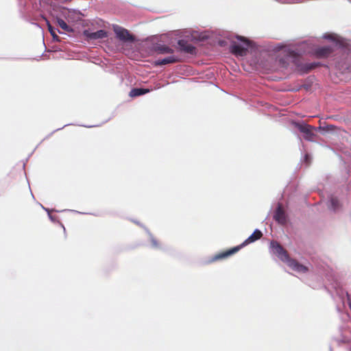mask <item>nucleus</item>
<instances>
[{
  "label": "nucleus",
  "instance_id": "obj_1",
  "mask_svg": "<svg viewBox=\"0 0 351 351\" xmlns=\"http://www.w3.org/2000/svg\"><path fill=\"white\" fill-rule=\"evenodd\" d=\"M287 51V58L295 64L296 71L300 75L306 74L311 71L323 65L320 62H301V56L311 52L310 45L306 41H302L293 45Z\"/></svg>",
  "mask_w": 351,
  "mask_h": 351
},
{
  "label": "nucleus",
  "instance_id": "obj_2",
  "mask_svg": "<svg viewBox=\"0 0 351 351\" xmlns=\"http://www.w3.org/2000/svg\"><path fill=\"white\" fill-rule=\"evenodd\" d=\"M270 252L275 254L282 262L285 263L289 267L298 272L305 273L308 268L298 263L295 259L291 258L287 252L276 241H271L269 246Z\"/></svg>",
  "mask_w": 351,
  "mask_h": 351
},
{
  "label": "nucleus",
  "instance_id": "obj_3",
  "mask_svg": "<svg viewBox=\"0 0 351 351\" xmlns=\"http://www.w3.org/2000/svg\"><path fill=\"white\" fill-rule=\"evenodd\" d=\"M237 42L232 41L230 45V51L235 55L243 56L247 51L254 52L257 50V45L252 41L242 36H237Z\"/></svg>",
  "mask_w": 351,
  "mask_h": 351
},
{
  "label": "nucleus",
  "instance_id": "obj_4",
  "mask_svg": "<svg viewBox=\"0 0 351 351\" xmlns=\"http://www.w3.org/2000/svg\"><path fill=\"white\" fill-rule=\"evenodd\" d=\"M344 200L343 195L329 194L326 202V208L332 214L341 213L343 210Z\"/></svg>",
  "mask_w": 351,
  "mask_h": 351
},
{
  "label": "nucleus",
  "instance_id": "obj_5",
  "mask_svg": "<svg viewBox=\"0 0 351 351\" xmlns=\"http://www.w3.org/2000/svg\"><path fill=\"white\" fill-rule=\"evenodd\" d=\"M113 31L116 38L125 43H134L137 41L136 38L127 29L118 25H113Z\"/></svg>",
  "mask_w": 351,
  "mask_h": 351
},
{
  "label": "nucleus",
  "instance_id": "obj_6",
  "mask_svg": "<svg viewBox=\"0 0 351 351\" xmlns=\"http://www.w3.org/2000/svg\"><path fill=\"white\" fill-rule=\"evenodd\" d=\"M273 219L280 225H285L289 221V217L282 207L281 203H278L274 212Z\"/></svg>",
  "mask_w": 351,
  "mask_h": 351
},
{
  "label": "nucleus",
  "instance_id": "obj_7",
  "mask_svg": "<svg viewBox=\"0 0 351 351\" xmlns=\"http://www.w3.org/2000/svg\"><path fill=\"white\" fill-rule=\"evenodd\" d=\"M149 49L152 52H155L158 54L173 53L174 51L173 49L168 45L154 41L152 42Z\"/></svg>",
  "mask_w": 351,
  "mask_h": 351
},
{
  "label": "nucleus",
  "instance_id": "obj_8",
  "mask_svg": "<svg viewBox=\"0 0 351 351\" xmlns=\"http://www.w3.org/2000/svg\"><path fill=\"white\" fill-rule=\"evenodd\" d=\"M83 35L87 40H94L102 39L108 36V32L105 29H98L96 32H92L90 29H86L83 31Z\"/></svg>",
  "mask_w": 351,
  "mask_h": 351
},
{
  "label": "nucleus",
  "instance_id": "obj_9",
  "mask_svg": "<svg viewBox=\"0 0 351 351\" xmlns=\"http://www.w3.org/2000/svg\"><path fill=\"white\" fill-rule=\"evenodd\" d=\"M45 210L47 212L48 217L50 219V221L53 223L59 224L63 228L64 232L66 231L64 226L62 224V222H60L59 220H58L55 216H53L51 214V212L59 213V212H64V211H71V212L77 213L84 214V215H93L92 213H80V212H78L75 210H69V209L58 210H56V209L45 208ZM93 215L95 216H97V215H95V214H93Z\"/></svg>",
  "mask_w": 351,
  "mask_h": 351
},
{
  "label": "nucleus",
  "instance_id": "obj_10",
  "mask_svg": "<svg viewBox=\"0 0 351 351\" xmlns=\"http://www.w3.org/2000/svg\"><path fill=\"white\" fill-rule=\"evenodd\" d=\"M239 250H240V249L238 247V245L234 246L232 248L228 249L226 251H224V252H220V253H218V254L214 255L209 261H207V263H210L214 261L226 258L230 256L231 255L237 253Z\"/></svg>",
  "mask_w": 351,
  "mask_h": 351
},
{
  "label": "nucleus",
  "instance_id": "obj_11",
  "mask_svg": "<svg viewBox=\"0 0 351 351\" xmlns=\"http://www.w3.org/2000/svg\"><path fill=\"white\" fill-rule=\"evenodd\" d=\"M262 231L258 228H256L254 230V232L245 240H244L240 245H238V247L241 250L243 247L247 246V245L259 240L262 237Z\"/></svg>",
  "mask_w": 351,
  "mask_h": 351
},
{
  "label": "nucleus",
  "instance_id": "obj_12",
  "mask_svg": "<svg viewBox=\"0 0 351 351\" xmlns=\"http://www.w3.org/2000/svg\"><path fill=\"white\" fill-rule=\"evenodd\" d=\"M177 47L181 52L190 54L195 53V47L184 39H179L177 42Z\"/></svg>",
  "mask_w": 351,
  "mask_h": 351
},
{
  "label": "nucleus",
  "instance_id": "obj_13",
  "mask_svg": "<svg viewBox=\"0 0 351 351\" xmlns=\"http://www.w3.org/2000/svg\"><path fill=\"white\" fill-rule=\"evenodd\" d=\"M180 60V59L178 56L172 55L165 57L162 59L156 60L154 62V65L156 66H162L168 64L178 62Z\"/></svg>",
  "mask_w": 351,
  "mask_h": 351
},
{
  "label": "nucleus",
  "instance_id": "obj_14",
  "mask_svg": "<svg viewBox=\"0 0 351 351\" xmlns=\"http://www.w3.org/2000/svg\"><path fill=\"white\" fill-rule=\"evenodd\" d=\"M42 18L45 21L46 25L47 26L48 30L52 36V40L53 42L60 43L61 42L60 38L56 34V31H58L59 34H63L62 32L60 31L58 29L53 27L50 23L49 21L47 19L44 15L41 16Z\"/></svg>",
  "mask_w": 351,
  "mask_h": 351
},
{
  "label": "nucleus",
  "instance_id": "obj_15",
  "mask_svg": "<svg viewBox=\"0 0 351 351\" xmlns=\"http://www.w3.org/2000/svg\"><path fill=\"white\" fill-rule=\"evenodd\" d=\"M333 49L330 46H321L315 49V54L319 58H326L332 52Z\"/></svg>",
  "mask_w": 351,
  "mask_h": 351
},
{
  "label": "nucleus",
  "instance_id": "obj_16",
  "mask_svg": "<svg viewBox=\"0 0 351 351\" xmlns=\"http://www.w3.org/2000/svg\"><path fill=\"white\" fill-rule=\"evenodd\" d=\"M150 89L143 87H136L131 89L129 93L130 97H136L138 96L144 95L150 92Z\"/></svg>",
  "mask_w": 351,
  "mask_h": 351
},
{
  "label": "nucleus",
  "instance_id": "obj_17",
  "mask_svg": "<svg viewBox=\"0 0 351 351\" xmlns=\"http://www.w3.org/2000/svg\"><path fill=\"white\" fill-rule=\"evenodd\" d=\"M55 20H56V23L58 25V26L60 28H62L63 30H64L67 32H69V33L74 32V29L71 26L67 25L66 23L62 19L56 16L55 17Z\"/></svg>",
  "mask_w": 351,
  "mask_h": 351
},
{
  "label": "nucleus",
  "instance_id": "obj_18",
  "mask_svg": "<svg viewBox=\"0 0 351 351\" xmlns=\"http://www.w3.org/2000/svg\"><path fill=\"white\" fill-rule=\"evenodd\" d=\"M333 43L336 47L341 49H346L348 48V43L346 40L337 34L334 40Z\"/></svg>",
  "mask_w": 351,
  "mask_h": 351
},
{
  "label": "nucleus",
  "instance_id": "obj_19",
  "mask_svg": "<svg viewBox=\"0 0 351 351\" xmlns=\"http://www.w3.org/2000/svg\"><path fill=\"white\" fill-rule=\"evenodd\" d=\"M293 125L297 128L301 133L304 132L307 128H310V125L306 123L304 121H293Z\"/></svg>",
  "mask_w": 351,
  "mask_h": 351
},
{
  "label": "nucleus",
  "instance_id": "obj_20",
  "mask_svg": "<svg viewBox=\"0 0 351 351\" xmlns=\"http://www.w3.org/2000/svg\"><path fill=\"white\" fill-rule=\"evenodd\" d=\"M302 134H304L303 137L305 140L308 141H313L315 134L313 133V126L310 125V128H307Z\"/></svg>",
  "mask_w": 351,
  "mask_h": 351
},
{
  "label": "nucleus",
  "instance_id": "obj_21",
  "mask_svg": "<svg viewBox=\"0 0 351 351\" xmlns=\"http://www.w3.org/2000/svg\"><path fill=\"white\" fill-rule=\"evenodd\" d=\"M145 232H147V234L149 235V237L150 238V241H151L152 247L154 248H159L160 245H159L158 241L154 238V237L150 232V231L147 228H145Z\"/></svg>",
  "mask_w": 351,
  "mask_h": 351
},
{
  "label": "nucleus",
  "instance_id": "obj_22",
  "mask_svg": "<svg viewBox=\"0 0 351 351\" xmlns=\"http://www.w3.org/2000/svg\"><path fill=\"white\" fill-rule=\"evenodd\" d=\"M195 34H196V35L191 34V40H192L197 41V42H202L207 39V37L204 35L198 34L197 32H195Z\"/></svg>",
  "mask_w": 351,
  "mask_h": 351
},
{
  "label": "nucleus",
  "instance_id": "obj_23",
  "mask_svg": "<svg viewBox=\"0 0 351 351\" xmlns=\"http://www.w3.org/2000/svg\"><path fill=\"white\" fill-rule=\"evenodd\" d=\"M336 128L335 125H326L323 126V130L322 132V134H326L327 133H331L333 132L334 129Z\"/></svg>",
  "mask_w": 351,
  "mask_h": 351
},
{
  "label": "nucleus",
  "instance_id": "obj_24",
  "mask_svg": "<svg viewBox=\"0 0 351 351\" xmlns=\"http://www.w3.org/2000/svg\"><path fill=\"white\" fill-rule=\"evenodd\" d=\"M336 36H337V34H334V33H325L322 36V38L324 39L328 40L333 43Z\"/></svg>",
  "mask_w": 351,
  "mask_h": 351
},
{
  "label": "nucleus",
  "instance_id": "obj_25",
  "mask_svg": "<svg viewBox=\"0 0 351 351\" xmlns=\"http://www.w3.org/2000/svg\"><path fill=\"white\" fill-rule=\"evenodd\" d=\"M73 125V123H67V124L64 125H63L62 127H61V128H58V129L54 130H53V131H52V132H51L49 135H47V136H46V138H45L43 140H45V139L47 138L48 137L51 136L53 134H54L56 132L59 131V130H62V129L64 128L65 127H66V126H68V125Z\"/></svg>",
  "mask_w": 351,
  "mask_h": 351
},
{
  "label": "nucleus",
  "instance_id": "obj_26",
  "mask_svg": "<svg viewBox=\"0 0 351 351\" xmlns=\"http://www.w3.org/2000/svg\"><path fill=\"white\" fill-rule=\"evenodd\" d=\"M346 292H347V291H344L343 289H340V290H337V295H339V297L342 300H344V297H346Z\"/></svg>",
  "mask_w": 351,
  "mask_h": 351
},
{
  "label": "nucleus",
  "instance_id": "obj_27",
  "mask_svg": "<svg viewBox=\"0 0 351 351\" xmlns=\"http://www.w3.org/2000/svg\"><path fill=\"white\" fill-rule=\"evenodd\" d=\"M282 47H283V44L278 43L275 46L273 47L272 51H274L275 52L280 51L282 49Z\"/></svg>",
  "mask_w": 351,
  "mask_h": 351
},
{
  "label": "nucleus",
  "instance_id": "obj_28",
  "mask_svg": "<svg viewBox=\"0 0 351 351\" xmlns=\"http://www.w3.org/2000/svg\"><path fill=\"white\" fill-rule=\"evenodd\" d=\"M303 160L306 163H309L311 160V156L309 154H305L303 157Z\"/></svg>",
  "mask_w": 351,
  "mask_h": 351
},
{
  "label": "nucleus",
  "instance_id": "obj_29",
  "mask_svg": "<svg viewBox=\"0 0 351 351\" xmlns=\"http://www.w3.org/2000/svg\"><path fill=\"white\" fill-rule=\"evenodd\" d=\"M282 3H293L298 2V0H279Z\"/></svg>",
  "mask_w": 351,
  "mask_h": 351
},
{
  "label": "nucleus",
  "instance_id": "obj_30",
  "mask_svg": "<svg viewBox=\"0 0 351 351\" xmlns=\"http://www.w3.org/2000/svg\"><path fill=\"white\" fill-rule=\"evenodd\" d=\"M218 44L221 47H225L227 45V41L225 40H219Z\"/></svg>",
  "mask_w": 351,
  "mask_h": 351
},
{
  "label": "nucleus",
  "instance_id": "obj_31",
  "mask_svg": "<svg viewBox=\"0 0 351 351\" xmlns=\"http://www.w3.org/2000/svg\"><path fill=\"white\" fill-rule=\"evenodd\" d=\"M322 130H323V126H322V125H319V127H314V126H313V131H319V132H320L322 133Z\"/></svg>",
  "mask_w": 351,
  "mask_h": 351
},
{
  "label": "nucleus",
  "instance_id": "obj_32",
  "mask_svg": "<svg viewBox=\"0 0 351 351\" xmlns=\"http://www.w3.org/2000/svg\"><path fill=\"white\" fill-rule=\"evenodd\" d=\"M133 222H134L135 223H136L137 225H138L139 226L142 227L145 230V228H147L145 226H143L142 223H141L139 221H135V220H133Z\"/></svg>",
  "mask_w": 351,
  "mask_h": 351
},
{
  "label": "nucleus",
  "instance_id": "obj_33",
  "mask_svg": "<svg viewBox=\"0 0 351 351\" xmlns=\"http://www.w3.org/2000/svg\"><path fill=\"white\" fill-rule=\"evenodd\" d=\"M80 125V126H82V127H84V128H93V127L99 126V125Z\"/></svg>",
  "mask_w": 351,
  "mask_h": 351
},
{
  "label": "nucleus",
  "instance_id": "obj_34",
  "mask_svg": "<svg viewBox=\"0 0 351 351\" xmlns=\"http://www.w3.org/2000/svg\"><path fill=\"white\" fill-rule=\"evenodd\" d=\"M72 0H62V3H66L68 1H71Z\"/></svg>",
  "mask_w": 351,
  "mask_h": 351
},
{
  "label": "nucleus",
  "instance_id": "obj_35",
  "mask_svg": "<svg viewBox=\"0 0 351 351\" xmlns=\"http://www.w3.org/2000/svg\"><path fill=\"white\" fill-rule=\"evenodd\" d=\"M77 12H78L79 14L84 16V14H82V12L80 10H77Z\"/></svg>",
  "mask_w": 351,
  "mask_h": 351
},
{
  "label": "nucleus",
  "instance_id": "obj_36",
  "mask_svg": "<svg viewBox=\"0 0 351 351\" xmlns=\"http://www.w3.org/2000/svg\"><path fill=\"white\" fill-rule=\"evenodd\" d=\"M40 206H41V208L45 210V208H46L44 206H43L41 204H40Z\"/></svg>",
  "mask_w": 351,
  "mask_h": 351
},
{
  "label": "nucleus",
  "instance_id": "obj_37",
  "mask_svg": "<svg viewBox=\"0 0 351 351\" xmlns=\"http://www.w3.org/2000/svg\"><path fill=\"white\" fill-rule=\"evenodd\" d=\"M34 25H36V26H38V27H40V26L39 25V24H38V23H34Z\"/></svg>",
  "mask_w": 351,
  "mask_h": 351
},
{
  "label": "nucleus",
  "instance_id": "obj_38",
  "mask_svg": "<svg viewBox=\"0 0 351 351\" xmlns=\"http://www.w3.org/2000/svg\"><path fill=\"white\" fill-rule=\"evenodd\" d=\"M304 86L306 89H307V88H308V86H306V85H304Z\"/></svg>",
  "mask_w": 351,
  "mask_h": 351
},
{
  "label": "nucleus",
  "instance_id": "obj_39",
  "mask_svg": "<svg viewBox=\"0 0 351 351\" xmlns=\"http://www.w3.org/2000/svg\"><path fill=\"white\" fill-rule=\"evenodd\" d=\"M330 351H332V348H331V347H330Z\"/></svg>",
  "mask_w": 351,
  "mask_h": 351
}]
</instances>
